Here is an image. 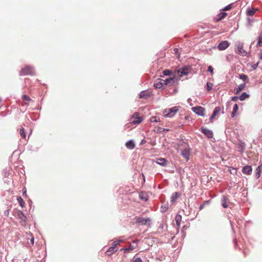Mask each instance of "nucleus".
I'll list each match as a JSON object with an SVG mask.
<instances>
[{"label": "nucleus", "mask_w": 262, "mask_h": 262, "mask_svg": "<svg viewBox=\"0 0 262 262\" xmlns=\"http://www.w3.org/2000/svg\"><path fill=\"white\" fill-rule=\"evenodd\" d=\"M156 132H157V133H162V132H164V130H163L162 128L159 127L157 129Z\"/></svg>", "instance_id": "49"}, {"label": "nucleus", "mask_w": 262, "mask_h": 262, "mask_svg": "<svg viewBox=\"0 0 262 262\" xmlns=\"http://www.w3.org/2000/svg\"><path fill=\"white\" fill-rule=\"evenodd\" d=\"M163 228H164V224L161 223L158 228L159 231H160V230L162 231L163 230Z\"/></svg>", "instance_id": "48"}, {"label": "nucleus", "mask_w": 262, "mask_h": 262, "mask_svg": "<svg viewBox=\"0 0 262 262\" xmlns=\"http://www.w3.org/2000/svg\"><path fill=\"white\" fill-rule=\"evenodd\" d=\"M135 249V247L132 245H129V248L124 249V252H128Z\"/></svg>", "instance_id": "37"}, {"label": "nucleus", "mask_w": 262, "mask_h": 262, "mask_svg": "<svg viewBox=\"0 0 262 262\" xmlns=\"http://www.w3.org/2000/svg\"><path fill=\"white\" fill-rule=\"evenodd\" d=\"M177 91H178V89H174L173 90V93H173V94H174V93H177Z\"/></svg>", "instance_id": "55"}, {"label": "nucleus", "mask_w": 262, "mask_h": 262, "mask_svg": "<svg viewBox=\"0 0 262 262\" xmlns=\"http://www.w3.org/2000/svg\"><path fill=\"white\" fill-rule=\"evenodd\" d=\"M34 75V69L33 67L31 66H26L24 68H23L20 72V76H25V75Z\"/></svg>", "instance_id": "1"}, {"label": "nucleus", "mask_w": 262, "mask_h": 262, "mask_svg": "<svg viewBox=\"0 0 262 262\" xmlns=\"http://www.w3.org/2000/svg\"><path fill=\"white\" fill-rule=\"evenodd\" d=\"M262 167V164H260L256 169L255 177L256 179H258L260 176L261 168Z\"/></svg>", "instance_id": "23"}, {"label": "nucleus", "mask_w": 262, "mask_h": 262, "mask_svg": "<svg viewBox=\"0 0 262 262\" xmlns=\"http://www.w3.org/2000/svg\"><path fill=\"white\" fill-rule=\"evenodd\" d=\"M19 133H20V135L22 136V137H23L24 138H26L25 130L24 128H21L20 129Z\"/></svg>", "instance_id": "40"}, {"label": "nucleus", "mask_w": 262, "mask_h": 262, "mask_svg": "<svg viewBox=\"0 0 262 262\" xmlns=\"http://www.w3.org/2000/svg\"><path fill=\"white\" fill-rule=\"evenodd\" d=\"M163 130H164V131H166V132H167V131H168V130H169V129H166V128H163Z\"/></svg>", "instance_id": "56"}, {"label": "nucleus", "mask_w": 262, "mask_h": 262, "mask_svg": "<svg viewBox=\"0 0 262 262\" xmlns=\"http://www.w3.org/2000/svg\"><path fill=\"white\" fill-rule=\"evenodd\" d=\"M17 200L19 205L21 207H23L25 205V202L24 201L23 199L20 196H18L17 198Z\"/></svg>", "instance_id": "27"}, {"label": "nucleus", "mask_w": 262, "mask_h": 262, "mask_svg": "<svg viewBox=\"0 0 262 262\" xmlns=\"http://www.w3.org/2000/svg\"><path fill=\"white\" fill-rule=\"evenodd\" d=\"M229 46V42L226 40H223L221 41L217 46V48L219 50L222 51L226 49Z\"/></svg>", "instance_id": "7"}, {"label": "nucleus", "mask_w": 262, "mask_h": 262, "mask_svg": "<svg viewBox=\"0 0 262 262\" xmlns=\"http://www.w3.org/2000/svg\"><path fill=\"white\" fill-rule=\"evenodd\" d=\"M208 71H209V72L211 73V75H213V68H212V66H209L208 67Z\"/></svg>", "instance_id": "45"}, {"label": "nucleus", "mask_w": 262, "mask_h": 262, "mask_svg": "<svg viewBox=\"0 0 262 262\" xmlns=\"http://www.w3.org/2000/svg\"><path fill=\"white\" fill-rule=\"evenodd\" d=\"M238 109V105L237 104H235L233 106V111L231 114V117L233 118L235 116V114H236Z\"/></svg>", "instance_id": "25"}, {"label": "nucleus", "mask_w": 262, "mask_h": 262, "mask_svg": "<svg viewBox=\"0 0 262 262\" xmlns=\"http://www.w3.org/2000/svg\"><path fill=\"white\" fill-rule=\"evenodd\" d=\"M168 161L164 158H159L157 159L156 163L162 166H166Z\"/></svg>", "instance_id": "15"}, {"label": "nucleus", "mask_w": 262, "mask_h": 262, "mask_svg": "<svg viewBox=\"0 0 262 262\" xmlns=\"http://www.w3.org/2000/svg\"><path fill=\"white\" fill-rule=\"evenodd\" d=\"M258 63H257L255 64H254L253 66H252V68L254 70H255L257 67H258Z\"/></svg>", "instance_id": "50"}, {"label": "nucleus", "mask_w": 262, "mask_h": 262, "mask_svg": "<svg viewBox=\"0 0 262 262\" xmlns=\"http://www.w3.org/2000/svg\"><path fill=\"white\" fill-rule=\"evenodd\" d=\"M146 142L145 140H144V139L142 140L141 142H140V144H144Z\"/></svg>", "instance_id": "53"}, {"label": "nucleus", "mask_w": 262, "mask_h": 262, "mask_svg": "<svg viewBox=\"0 0 262 262\" xmlns=\"http://www.w3.org/2000/svg\"><path fill=\"white\" fill-rule=\"evenodd\" d=\"M181 155L182 157L186 159V160H188L190 157V149L188 148H185L181 151Z\"/></svg>", "instance_id": "11"}, {"label": "nucleus", "mask_w": 262, "mask_h": 262, "mask_svg": "<svg viewBox=\"0 0 262 262\" xmlns=\"http://www.w3.org/2000/svg\"><path fill=\"white\" fill-rule=\"evenodd\" d=\"M161 79L159 78L158 79L156 82L154 83V86L155 88V89H164V87L165 86L164 84H163V82L161 81Z\"/></svg>", "instance_id": "8"}, {"label": "nucleus", "mask_w": 262, "mask_h": 262, "mask_svg": "<svg viewBox=\"0 0 262 262\" xmlns=\"http://www.w3.org/2000/svg\"><path fill=\"white\" fill-rule=\"evenodd\" d=\"M235 52L236 53L242 56H245L247 54V52L243 49V43L241 42L236 43Z\"/></svg>", "instance_id": "3"}, {"label": "nucleus", "mask_w": 262, "mask_h": 262, "mask_svg": "<svg viewBox=\"0 0 262 262\" xmlns=\"http://www.w3.org/2000/svg\"><path fill=\"white\" fill-rule=\"evenodd\" d=\"M150 96V94L146 91H142L139 94V98L145 99H148Z\"/></svg>", "instance_id": "16"}, {"label": "nucleus", "mask_w": 262, "mask_h": 262, "mask_svg": "<svg viewBox=\"0 0 262 262\" xmlns=\"http://www.w3.org/2000/svg\"><path fill=\"white\" fill-rule=\"evenodd\" d=\"M212 86H213V83L209 82H207L206 83V90L208 92H209L210 91H211L212 90Z\"/></svg>", "instance_id": "30"}, {"label": "nucleus", "mask_w": 262, "mask_h": 262, "mask_svg": "<svg viewBox=\"0 0 262 262\" xmlns=\"http://www.w3.org/2000/svg\"><path fill=\"white\" fill-rule=\"evenodd\" d=\"M22 98H23V100H24V101H29L30 100V97L26 95H24L23 96H22Z\"/></svg>", "instance_id": "43"}, {"label": "nucleus", "mask_w": 262, "mask_h": 262, "mask_svg": "<svg viewBox=\"0 0 262 262\" xmlns=\"http://www.w3.org/2000/svg\"><path fill=\"white\" fill-rule=\"evenodd\" d=\"M246 87L245 83H242L238 86V87L234 89V94L235 95L238 94L241 91L244 89Z\"/></svg>", "instance_id": "18"}, {"label": "nucleus", "mask_w": 262, "mask_h": 262, "mask_svg": "<svg viewBox=\"0 0 262 262\" xmlns=\"http://www.w3.org/2000/svg\"><path fill=\"white\" fill-rule=\"evenodd\" d=\"M227 15V13L223 12L220 13L219 15V17L217 18V20H221L223 18H224Z\"/></svg>", "instance_id": "32"}, {"label": "nucleus", "mask_w": 262, "mask_h": 262, "mask_svg": "<svg viewBox=\"0 0 262 262\" xmlns=\"http://www.w3.org/2000/svg\"><path fill=\"white\" fill-rule=\"evenodd\" d=\"M239 78L245 82H248L249 79L247 75L244 74H241L239 75Z\"/></svg>", "instance_id": "24"}, {"label": "nucleus", "mask_w": 262, "mask_h": 262, "mask_svg": "<svg viewBox=\"0 0 262 262\" xmlns=\"http://www.w3.org/2000/svg\"><path fill=\"white\" fill-rule=\"evenodd\" d=\"M138 242V240H136V241H134V242H133V243H137Z\"/></svg>", "instance_id": "57"}, {"label": "nucleus", "mask_w": 262, "mask_h": 262, "mask_svg": "<svg viewBox=\"0 0 262 262\" xmlns=\"http://www.w3.org/2000/svg\"><path fill=\"white\" fill-rule=\"evenodd\" d=\"M221 108L220 106H216L215 107V108L213 110L212 115L210 117V120L211 122H212L214 117L221 111Z\"/></svg>", "instance_id": "13"}, {"label": "nucleus", "mask_w": 262, "mask_h": 262, "mask_svg": "<svg viewBox=\"0 0 262 262\" xmlns=\"http://www.w3.org/2000/svg\"><path fill=\"white\" fill-rule=\"evenodd\" d=\"M209 202H210V201H204V203L200 206L199 210H202L204 208V207L206 205L208 204L209 203Z\"/></svg>", "instance_id": "34"}, {"label": "nucleus", "mask_w": 262, "mask_h": 262, "mask_svg": "<svg viewBox=\"0 0 262 262\" xmlns=\"http://www.w3.org/2000/svg\"><path fill=\"white\" fill-rule=\"evenodd\" d=\"M192 111L199 116L203 117L205 116V109L201 106L193 107Z\"/></svg>", "instance_id": "4"}, {"label": "nucleus", "mask_w": 262, "mask_h": 262, "mask_svg": "<svg viewBox=\"0 0 262 262\" xmlns=\"http://www.w3.org/2000/svg\"><path fill=\"white\" fill-rule=\"evenodd\" d=\"M27 195V192L26 190H23V196H26Z\"/></svg>", "instance_id": "52"}, {"label": "nucleus", "mask_w": 262, "mask_h": 262, "mask_svg": "<svg viewBox=\"0 0 262 262\" xmlns=\"http://www.w3.org/2000/svg\"><path fill=\"white\" fill-rule=\"evenodd\" d=\"M2 102V98L0 97V102Z\"/></svg>", "instance_id": "58"}, {"label": "nucleus", "mask_w": 262, "mask_h": 262, "mask_svg": "<svg viewBox=\"0 0 262 262\" xmlns=\"http://www.w3.org/2000/svg\"><path fill=\"white\" fill-rule=\"evenodd\" d=\"M179 106H174L168 109H166L165 113H167L165 115V116L169 118L172 117L174 114H176L179 110Z\"/></svg>", "instance_id": "2"}, {"label": "nucleus", "mask_w": 262, "mask_h": 262, "mask_svg": "<svg viewBox=\"0 0 262 262\" xmlns=\"http://www.w3.org/2000/svg\"><path fill=\"white\" fill-rule=\"evenodd\" d=\"M173 81V78H170V77L167 78L166 79H161V81L163 82V84H164L165 86L168 85L169 81Z\"/></svg>", "instance_id": "26"}, {"label": "nucleus", "mask_w": 262, "mask_h": 262, "mask_svg": "<svg viewBox=\"0 0 262 262\" xmlns=\"http://www.w3.org/2000/svg\"><path fill=\"white\" fill-rule=\"evenodd\" d=\"M139 198L141 200L146 201L148 200V196L146 192L141 191L139 194Z\"/></svg>", "instance_id": "20"}, {"label": "nucleus", "mask_w": 262, "mask_h": 262, "mask_svg": "<svg viewBox=\"0 0 262 262\" xmlns=\"http://www.w3.org/2000/svg\"><path fill=\"white\" fill-rule=\"evenodd\" d=\"M150 221V219L149 218L145 219L142 217H139L136 219L137 223L141 225H145L147 223V222H149Z\"/></svg>", "instance_id": "9"}, {"label": "nucleus", "mask_w": 262, "mask_h": 262, "mask_svg": "<svg viewBox=\"0 0 262 262\" xmlns=\"http://www.w3.org/2000/svg\"><path fill=\"white\" fill-rule=\"evenodd\" d=\"M150 121L151 122H158L160 121V118L156 116H151L150 118Z\"/></svg>", "instance_id": "29"}, {"label": "nucleus", "mask_w": 262, "mask_h": 262, "mask_svg": "<svg viewBox=\"0 0 262 262\" xmlns=\"http://www.w3.org/2000/svg\"><path fill=\"white\" fill-rule=\"evenodd\" d=\"M125 146L128 149H133L135 148V144L133 140H130L126 142Z\"/></svg>", "instance_id": "17"}, {"label": "nucleus", "mask_w": 262, "mask_h": 262, "mask_svg": "<svg viewBox=\"0 0 262 262\" xmlns=\"http://www.w3.org/2000/svg\"><path fill=\"white\" fill-rule=\"evenodd\" d=\"M259 58L262 60V52H260L259 53Z\"/></svg>", "instance_id": "54"}, {"label": "nucleus", "mask_w": 262, "mask_h": 262, "mask_svg": "<svg viewBox=\"0 0 262 262\" xmlns=\"http://www.w3.org/2000/svg\"><path fill=\"white\" fill-rule=\"evenodd\" d=\"M7 175V173L6 172L5 176H6Z\"/></svg>", "instance_id": "59"}, {"label": "nucleus", "mask_w": 262, "mask_h": 262, "mask_svg": "<svg viewBox=\"0 0 262 262\" xmlns=\"http://www.w3.org/2000/svg\"><path fill=\"white\" fill-rule=\"evenodd\" d=\"M163 73L165 76H169L171 74L172 72L169 70H165L163 71Z\"/></svg>", "instance_id": "38"}, {"label": "nucleus", "mask_w": 262, "mask_h": 262, "mask_svg": "<svg viewBox=\"0 0 262 262\" xmlns=\"http://www.w3.org/2000/svg\"><path fill=\"white\" fill-rule=\"evenodd\" d=\"M17 216L20 220L22 225L26 224L27 222V217L22 211L19 210L17 212Z\"/></svg>", "instance_id": "5"}, {"label": "nucleus", "mask_w": 262, "mask_h": 262, "mask_svg": "<svg viewBox=\"0 0 262 262\" xmlns=\"http://www.w3.org/2000/svg\"><path fill=\"white\" fill-rule=\"evenodd\" d=\"M252 169L251 166L246 165L242 169V172L244 174H250L252 172Z\"/></svg>", "instance_id": "14"}, {"label": "nucleus", "mask_w": 262, "mask_h": 262, "mask_svg": "<svg viewBox=\"0 0 262 262\" xmlns=\"http://www.w3.org/2000/svg\"><path fill=\"white\" fill-rule=\"evenodd\" d=\"M117 250V249H115V248H114V247H111L109 248V249H108V250L107 251V252H108V255H111L113 253H114V252H116Z\"/></svg>", "instance_id": "28"}, {"label": "nucleus", "mask_w": 262, "mask_h": 262, "mask_svg": "<svg viewBox=\"0 0 262 262\" xmlns=\"http://www.w3.org/2000/svg\"><path fill=\"white\" fill-rule=\"evenodd\" d=\"M122 242L121 240H119V241H116L115 242H114L112 244V247H114V248H115V247L119 244L120 242Z\"/></svg>", "instance_id": "41"}, {"label": "nucleus", "mask_w": 262, "mask_h": 262, "mask_svg": "<svg viewBox=\"0 0 262 262\" xmlns=\"http://www.w3.org/2000/svg\"><path fill=\"white\" fill-rule=\"evenodd\" d=\"M201 130L208 138H211L213 136V133L211 130L202 127Z\"/></svg>", "instance_id": "6"}, {"label": "nucleus", "mask_w": 262, "mask_h": 262, "mask_svg": "<svg viewBox=\"0 0 262 262\" xmlns=\"http://www.w3.org/2000/svg\"><path fill=\"white\" fill-rule=\"evenodd\" d=\"M238 99H239V97L237 96H233L231 97V100L236 102Z\"/></svg>", "instance_id": "46"}, {"label": "nucleus", "mask_w": 262, "mask_h": 262, "mask_svg": "<svg viewBox=\"0 0 262 262\" xmlns=\"http://www.w3.org/2000/svg\"><path fill=\"white\" fill-rule=\"evenodd\" d=\"M250 97L249 95L246 92H243L239 96V99L241 101H244L246 99Z\"/></svg>", "instance_id": "22"}, {"label": "nucleus", "mask_w": 262, "mask_h": 262, "mask_svg": "<svg viewBox=\"0 0 262 262\" xmlns=\"http://www.w3.org/2000/svg\"><path fill=\"white\" fill-rule=\"evenodd\" d=\"M174 53L178 56H180V53L179 52V49L178 48L174 49Z\"/></svg>", "instance_id": "47"}, {"label": "nucleus", "mask_w": 262, "mask_h": 262, "mask_svg": "<svg viewBox=\"0 0 262 262\" xmlns=\"http://www.w3.org/2000/svg\"><path fill=\"white\" fill-rule=\"evenodd\" d=\"M180 196V193L178 192H174L170 197V201L171 203H174L177 199Z\"/></svg>", "instance_id": "19"}, {"label": "nucleus", "mask_w": 262, "mask_h": 262, "mask_svg": "<svg viewBox=\"0 0 262 262\" xmlns=\"http://www.w3.org/2000/svg\"><path fill=\"white\" fill-rule=\"evenodd\" d=\"M172 78L173 79V81L169 82L168 85H173L175 83L178 82V80L177 78H176V77H173Z\"/></svg>", "instance_id": "36"}, {"label": "nucleus", "mask_w": 262, "mask_h": 262, "mask_svg": "<svg viewBox=\"0 0 262 262\" xmlns=\"http://www.w3.org/2000/svg\"><path fill=\"white\" fill-rule=\"evenodd\" d=\"M34 237L32 236V238H31L30 239V242H31V243L32 245H33L34 244Z\"/></svg>", "instance_id": "51"}, {"label": "nucleus", "mask_w": 262, "mask_h": 262, "mask_svg": "<svg viewBox=\"0 0 262 262\" xmlns=\"http://www.w3.org/2000/svg\"><path fill=\"white\" fill-rule=\"evenodd\" d=\"M168 206L167 205H162L161 206V212H165L168 209Z\"/></svg>", "instance_id": "35"}, {"label": "nucleus", "mask_w": 262, "mask_h": 262, "mask_svg": "<svg viewBox=\"0 0 262 262\" xmlns=\"http://www.w3.org/2000/svg\"><path fill=\"white\" fill-rule=\"evenodd\" d=\"M232 4H230L223 9V11H227L230 10L232 8Z\"/></svg>", "instance_id": "42"}, {"label": "nucleus", "mask_w": 262, "mask_h": 262, "mask_svg": "<svg viewBox=\"0 0 262 262\" xmlns=\"http://www.w3.org/2000/svg\"><path fill=\"white\" fill-rule=\"evenodd\" d=\"M221 203L222 206L224 208H227L228 207V203H229V200L228 198L226 195H223L221 199Z\"/></svg>", "instance_id": "12"}, {"label": "nucleus", "mask_w": 262, "mask_h": 262, "mask_svg": "<svg viewBox=\"0 0 262 262\" xmlns=\"http://www.w3.org/2000/svg\"><path fill=\"white\" fill-rule=\"evenodd\" d=\"M257 46L262 47V36H259L258 38V41L256 44Z\"/></svg>", "instance_id": "39"}, {"label": "nucleus", "mask_w": 262, "mask_h": 262, "mask_svg": "<svg viewBox=\"0 0 262 262\" xmlns=\"http://www.w3.org/2000/svg\"><path fill=\"white\" fill-rule=\"evenodd\" d=\"M247 13L248 15L253 16L255 13V10L253 9H250L247 10Z\"/></svg>", "instance_id": "31"}, {"label": "nucleus", "mask_w": 262, "mask_h": 262, "mask_svg": "<svg viewBox=\"0 0 262 262\" xmlns=\"http://www.w3.org/2000/svg\"><path fill=\"white\" fill-rule=\"evenodd\" d=\"M179 73L181 74V76L183 75H187L188 74V72L186 69H182L179 71Z\"/></svg>", "instance_id": "33"}, {"label": "nucleus", "mask_w": 262, "mask_h": 262, "mask_svg": "<svg viewBox=\"0 0 262 262\" xmlns=\"http://www.w3.org/2000/svg\"><path fill=\"white\" fill-rule=\"evenodd\" d=\"M138 114L137 113H135L132 117L135 118V120L133 121V123L135 124H140L143 120L142 117H138Z\"/></svg>", "instance_id": "10"}, {"label": "nucleus", "mask_w": 262, "mask_h": 262, "mask_svg": "<svg viewBox=\"0 0 262 262\" xmlns=\"http://www.w3.org/2000/svg\"><path fill=\"white\" fill-rule=\"evenodd\" d=\"M181 220H182L181 215L180 214H177L175 217V221H176V224H177V226L178 227V228H179L180 226Z\"/></svg>", "instance_id": "21"}, {"label": "nucleus", "mask_w": 262, "mask_h": 262, "mask_svg": "<svg viewBox=\"0 0 262 262\" xmlns=\"http://www.w3.org/2000/svg\"><path fill=\"white\" fill-rule=\"evenodd\" d=\"M132 262H143L140 257L135 258Z\"/></svg>", "instance_id": "44"}]
</instances>
